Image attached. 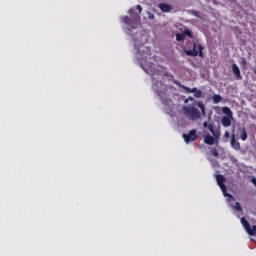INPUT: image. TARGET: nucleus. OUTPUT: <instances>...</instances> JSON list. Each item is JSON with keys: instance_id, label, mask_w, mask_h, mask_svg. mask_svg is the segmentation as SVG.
<instances>
[{"instance_id": "1", "label": "nucleus", "mask_w": 256, "mask_h": 256, "mask_svg": "<svg viewBox=\"0 0 256 256\" xmlns=\"http://www.w3.org/2000/svg\"><path fill=\"white\" fill-rule=\"evenodd\" d=\"M182 111L184 115L191 121H197V119H201V112H199V109L193 105L184 106Z\"/></svg>"}, {"instance_id": "2", "label": "nucleus", "mask_w": 256, "mask_h": 256, "mask_svg": "<svg viewBox=\"0 0 256 256\" xmlns=\"http://www.w3.org/2000/svg\"><path fill=\"white\" fill-rule=\"evenodd\" d=\"M152 89L157 93L158 97H160L161 101L165 103V98L167 97V85L163 84V82L156 81Z\"/></svg>"}, {"instance_id": "3", "label": "nucleus", "mask_w": 256, "mask_h": 256, "mask_svg": "<svg viewBox=\"0 0 256 256\" xmlns=\"http://www.w3.org/2000/svg\"><path fill=\"white\" fill-rule=\"evenodd\" d=\"M216 181L218 187H220L224 197H230V199H233V196L229 193H227V186H225V176L218 174L216 175Z\"/></svg>"}, {"instance_id": "4", "label": "nucleus", "mask_w": 256, "mask_h": 256, "mask_svg": "<svg viewBox=\"0 0 256 256\" xmlns=\"http://www.w3.org/2000/svg\"><path fill=\"white\" fill-rule=\"evenodd\" d=\"M192 47L193 49L185 51L186 55L189 57H197V55H199V57H203V46L201 44L198 45V50L197 43L193 42Z\"/></svg>"}, {"instance_id": "5", "label": "nucleus", "mask_w": 256, "mask_h": 256, "mask_svg": "<svg viewBox=\"0 0 256 256\" xmlns=\"http://www.w3.org/2000/svg\"><path fill=\"white\" fill-rule=\"evenodd\" d=\"M183 139L185 143H191V141H197V139H199V136H197V130L192 129L189 131L188 134H183Z\"/></svg>"}, {"instance_id": "6", "label": "nucleus", "mask_w": 256, "mask_h": 256, "mask_svg": "<svg viewBox=\"0 0 256 256\" xmlns=\"http://www.w3.org/2000/svg\"><path fill=\"white\" fill-rule=\"evenodd\" d=\"M230 145H231L232 149H235V151H241V143H239L235 139V134H232V136H231Z\"/></svg>"}, {"instance_id": "7", "label": "nucleus", "mask_w": 256, "mask_h": 256, "mask_svg": "<svg viewBox=\"0 0 256 256\" xmlns=\"http://www.w3.org/2000/svg\"><path fill=\"white\" fill-rule=\"evenodd\" d=\"M159 9L163 12V13H170L173 9V6H171V4H167V3H160L159 4Z\"/></svg>"}, {"instance_id": "8", "label": "nucleus", "mask_w": 256, "mask_h": 256, "mask_svg": "<svg viewBox=\"0 0 256 256\" xmlns=\"http://www.w3.org/2000/svg\"><path fill=\"white\" fill-rule=\"evenodd\" d=\"M122 22L125 23V25H129L130 27H132V29H137V25L133 23V20L129 18V16H124L122 18Z\"/></svg>"}, {"instance_id": "9", "label": "nucleus", "mask_w": 256, "mask_h": 256, "mask_svg": "<svg viewBox=\"0 0 256 256\" xmlns=\"http://www.w3.org/2000/svg\"><path fill=\"white\" fill-rule=\"evenodd\" d=\"M232 71L235 77H237L238 81L243 79V77L241 76V70L239 69V66H237V64L232 65Z\"/></svg>"}, {"instance_id": "10", "label": "nucleus", "mask_w": 256, "mask_h": 256, "mask_svg": "<svg viewBox=\"0 0 256 256\" xmlns=\"http://www.w3.org/2000/svg\"><path fill=\"white\" fill-rule=\"evenodd\" d=\"M231 121H233V117L230 116H224L221 119L223 127H231Z\"/></svg>"}, {"instance_id": "11", "label": "nucleus", "mask_w": 256, "mask_h": 256, "mask_svg": "<svg viewBox=\"0 0 256 256\" xmlns=\"http://www.w3.org/2000/svg\"><path fill=\"white\" fill-rule=\"evenodd\" d=\"M204 143H206V145H215V138L211 136V134H207L204 137Z\"/></svg>"}, {"instance_id": "12", "label": "nucleus", "mask_w": 256, "mask_h": 256, "mask_svg": "<svg viewBox=\"0 0 256 256\" xmlns=\"http://www.w3.org/2000/svg\"><path fill=\"white\" fill-rule=\"evenodd\" d=\"M208 129H209L210 133H212V135H213L216 139H219V137L221 136V133L215 131V128L213 127V124H209Z\"/></svg>"}, {"instance_id": "13", "label": "nucleus", "mask_w": 256, "mask_h": 256, "mask_svg": "<svg viewBox=\"0 0 256 256\" xmlns=\"http://www.w3.org/2000/svg\"><path fill=\"white\" fill-rule=\"evenodd\" d=\"M196 105L201 110V113H202L203 117H207V112L205 111V104H203L202 101H199V102L196 103Z\"/></svg>"}, {"instance_id": "14", "label": "nucleus", "mask_w": 256, "mask_h": 256, "mask_svg": "<svg viewBox=\"0 0 256 256\" xmlns=\"http://www.w3.org/2000/svg\"><path fill=\"white\" fill-rule=\"evenodd\" d=\"M222 113L226 115V117H233V111H231V108L225 106L222 108Z\"/></svg>"}, {"instance_id": "15", "label": "nucleus", "mask_w": 256, "mask_h": 256, "mask_svg": "<svg viewBox=\"0 0 256 256\" xmlns=\"http://www.w3.org/2000/svg\"><path fill=\"white\" fill-rule=\"evenodd\" d=\"M240 131H241L240 139H241L242 141H247V137H248V135H247V129H246L245 127H242V128H240Z\"/></svg>"}, {"instance_id": "16", "label": "nucleus", "mask_w": 256, "mask_h": 256, "mask_svg": "<svg viewBox=\"0 0 256 256\" xmlns=\"http://www.w3.org/2000/svg\"><path fill=\"white\" fill-rule=\"evenodd\" d=\"M182 34L184 37H190V39H193V31L189 28H185Z\"/></svg>"}, {"instance_id": "17", "label": "nucleus", "mask_w": 256, "mask_h": 256, "mask_svg": "<svg viewBox=\"0 0 256 256\" xmlns=\"http://www.w3.org/2000/svg\"><path fill=\"white\" fill-rule=\"evenodd\" d=\"M212 99H213V103L215 104L221 103L223 101V97H221V95L219 94H214Z\"/></svg>"}, {"instance_id": "18", "label": "nucleus", "mask_w": 256, "mask_h": 256, "mask_svg": "<svg viewBox=\"0 0 256 256\" xmlns=\"http://www.w3.org/2000/svg\"><path fill=\"white\" fill-rule=\"evenodd\" d=\"M246 232L248 233V235H251L252 237H255V235H256V225H253L252 228L250 226V228L247 229Z\"/></svg>"}, {"instance_id": "19", "label": "nucleus", "mask_w": 256, "mask_h": 256, "mask_svg": "<svg viewBox=\"0 0 256 256\" xmlns=\"http://www.w3.org/2000/svg\"><path fill=\"white\" fill-rule=\"evenodd\" d=\"M241 223L246 231L251 227V225L249 224V221H247V219H245V217L241 218Z\"/></svg>"}, {"instance_id": "20", "label": "nucleus", "mask_w": 256, "mask_h": 256, "mask_svg": "<svg viewBox=\"0 0 256 256\" xmlns=\"http://www.w3.org/2000/svg\"><path fill=\"white\" fill-rule=\"evenodd\" d=\"M194 93V97H196V99H201L203 92L199 89L196 88V91L193 92Z\"/></svg>"}, {"instance_id": "21", "label": "nucleus", "mask_w": 256, "mask_h": 256, "mask_svg": "<svg viewBox=\"0 0 256 256\" xmlns=\"http://www.w3.org/2000/svg\"><path fill=\"white\" fill-rule=\"evenodd\" d=\"M176 41H185V34L182 33H177L176 34Z\"/></svg>"}, {"instance_id": "22", "label": "nucleus", "mask_w": 256, "mask_h": 256, "mask_svg": "<svg viewBox=\"0 0 256 256\" xmlns=\"http://www.w3.org/2000/svg\"><path fill=\"white\" fill-rule=\"evenodd\" d=\"M149 73V75L152 77L153 80H155V76L159 75V70H150V72L146 71Z\"/></svg>"}, {"instance_id": "23", "label": "nucleus", "mask_w": 256, "mask_h": 256, "mask_svg": "<svg viewBox=\"0 0 256 256\" xmlns=\"http://www.w3.org/2000/svg\"><path fill=\"white\" fill-rule=\"evenodd\" d=\"M182 89H184V91H186V93H194V91H196V88H189L187 86H181Z\"/></svg>"}, {"instance_id": "24", "label": "nucleus", "mask_w": 256, "mask_h": 256, "mask_svg": "<svg viewBox=\"0 0 256 256\" xmlns=\"http://www.w3.org/2000/svg\"><path fill=\"white\" fill-rule=\"evenodd\" d=\"M211 155H213V157H219V151L217 150V148H213L210 151Z\"/></svg>"}, {"instance_id": "25", "label": "nucleus", "mask_w": 256, "mask_h": 256, "mask_svg": "<svg viewBox=\"0 0 256 256\" xmlns=\"http://www.w3.org/2000/svg\"><path fill=\"white\" fill-rule=\"evenodd\" d=\"M129 15H131L132 17H136L137 19H140L139 14H135V10L133 9L129 10Z\"/></svg>"}, {"instance_id": "26", "label": "nucleus", "mask_w": 256, "mask_h": 256, "mask_svg": "<svg viewBox=\"0 0 256 256\" xmlns=\"http://www.w3.org/2000/svg\"><path fill=\"white\" fill-rule=\"evenodd\" d=\"M234 208L237 209V211H243V207H241V203H239V202L235 203Z\"/></svg>"}, {"instance_id": "27", "label": "nucleus", "mask_w": 256, "mask_h": 256, "mask_svg": "<svg viewBox=\"0 0 256 256\" xmlns=\"http://www.w3.org/2000/svg\"><path fill=\"white\" fill-rule=\"evenodd\" d=\"M189 101H195V98H193L192 96H189V97L185 100V103H189Z\"/></svg>"}, {"instance_id": "28", "label": "nucleus", "mask_w": 256, "mask_h": 256, "mask_svg": "<svg viewBox=\"0 0 256 256\" xmlns=\"http://www.w3.org/2000/svg\"><path fill=\"white\" fill-rule=\"evenodd\" d=\"M148 17H149V19H155V14L149 12Z\"/></svg>"}, {"instance_id": "29", "label": "nucleus", "mask_w": 256, "mask_h": 256, "mask_svg": "<svg viewBox=\"0 0 256 256\" xmlns=\"http://www.w3.org/2000/svg\"><path fill=\"white\" fill-rule=\"evenodd\" d=\"M138 12L141 13L143 11V7L141 5H137Z\"/></svg>"}, {"instance_id": "30", "label": "nucleus", "mask_w": 256, "mask_h": 256, "mask_svg": "<svg viewBox=\"0 0 256 256\" xmlns=\"http://www.w3.org/2000/svg\"><path fill=\"white\" fill-rule=\"evenodd\" d=\"M203 127H205V129H209V123L204 122V123H203Z\"/></svg>"}, {"instance_id": "31", "label": "nucleus", "mask_w": 256, "mask_h": 256, "mask_svg": "<svg viewBox=\"0 0 256 256\" xmlns=\"http://www.w3.org/2000/svg\"><path fill=\"white\" fill-rule=\"evenodd\" d=\"M229 135H230L229 132L226 131L225 134H224V137H229Z\"/></svg>"}, {"instance_id": "32", "label": "nucleus", "mask_w": 256, "mask_h": 256, "mask_svg": "<svg viewBox=\"0 0 256 256\" xmlns=\"http://www.w3.org/2000/svg\"><path fill=\"white\" fill-rule=\"evenodd\" d=\"M254 74L256 75V67L253 69Z\"/></svg>"}, {"instance_id": "33", "label": "nucleus", "mask_w": 256, "mask_h": 256, "mask_svg": "<svg viewBox=\"0 0 256 256\" xmlns=\"http://www.w3.org/2000/svg\"><path fill=\"white\" fill-rule=\"evenodd\" d=\"M243 63L245 64V60H243Z\"/></svg>"}]
</instances>
